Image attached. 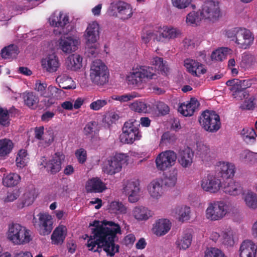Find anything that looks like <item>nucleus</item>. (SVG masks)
<instances>
[{
  "label": "nucleus",
  "mask_w": 257,
  "mask_h": 257,
  "mask_svg": "<svg viewBox=\"0 0 257 257\" xmlns=\"http://www.w3.org/2000/svg\"><path fill=\"white\" fill-rule=\"evenodd\" d=\"M151 63L154 68L146 66L133 68L126 77L128 83L135 86H141L149 80L155 78L157 70L163 75H167L168 68L162 58L154 57Z\"/></svg>",
  "instance_id": "f03ea898"
},
{
  "label": "nucleus",
  "mask_w": 257,
  "mask_h": 257,
  "mask_svg": "<svg viewBox=\"0 0 257 257\" xmlns=\"http://www.w3.org/2000/svg\"><path fill=\"white\" fill-rule=\"evenodd\" d=\"M59 48L66 54H70L77 49L79 42L72 37H61L59 41Z\"/></svg>",
  "instance_id": "6ab92c4d"
},
{
  "label": "nucleus",
  "mask_w": 257,
  "mask_h": 257,
  "mask_svg": "<svg viewBox=\"0 0 257 257\" xmlns=\"http://www.w3.org/2000/svg\"><path fill=\"white\" fill-rule=\"evenodd\" d=\"M63 93L64 92L61 89L54 86H49L43 96L47 99L44 100L45 106L47 107H51L57 100L61 98Z\"/></svg>",
  "instance_id": "aec40b11"
},
{
  "label": "nucleus",
  "mask_w": 257,
  "mask_h": 257,
  "mask_svg": "<svg viewBox=\"0 0 257 257\" xmlns=\"http://www.w3.org/2000/svg\"><path fill=\"white\" fill-rule=\"evenodd\" d=\"M240 134L242 140L246 144L251 146L255 144L257 134L253 128H243Z\"/></svg>",
  "instance_id": "473e14b6"
},
{
  "label": "nucleus",
  "mask_w": 257,
  "mask_h": 257,
  "mask_svg": "<svg viewBox=\"0 0 257 257\" xmlns=\"http://www.w3.org/2000/svg\"><path fill=\"white\" fill-rule=\"evenodd\" d=\"M37 216L38 219L35 217L33 219L34 225L38 228L41 235L49 234L53 229V221L51 216L42 213H40Z\"/></svg>",
  "instance_id": "9b49d317"
},
{
  "label": "nucleus",
  "mask_w": 257,
  "mask_h": 257,
  "mask_svg": "<svg viewBox=\"0 0 257 257\" xmlns=\"http://www.w3.org/2000/svg\"><path fill=\"white\" fill-rule=\"evenodd\" d=\"M171 228V223L167 219H160L156 222L153 230L157 236H162L166 234Z\"/></svg>",
  "instance_id": "c756f323"
},
{
  "label": "nucleus",
  "mask_w": 257,
  "mask_h": 257,
  "mask_svg": "<svg viewBox=\"0 0 257 257\" xmlns=\"http://www.w3.org/2000/svg\"><path fill=\"white\" fill-rule=\"evenodd\" d=\"M197 153L203 161H208L211 157L209 146L201 142L197 143Z\"/></svg>",
  "instance_id": "c03bdc74"
},
{
  "label": "nucleus",
  "mask_w": 257,
  "mask_h": 257,
  "mask_svg": "<svg viewBox=\"0 0 257 257\" xmlns=\"http://www.w3.org/2000/svg\"><path fill=\"white\" fill-rule=\"evenodd\" d=\"M199 121L202 128L210 133L216 132L221 126L220 116L213 110L207 109L202 112Z\"/></svg>",
  "instance_id": "0eeeda50"
},
{
  "label": "nucleus",
  "mask_w": 257,
  "mask_h": 257,
  "mask_svg": "<svg viewBox=\"0 0 257 257\" xmlns=\"http://www.w3.org/2000/svg\"><path fill=\"white\" fill-rule=\"evenodd\" d=\"M200 185L204 191L215 193L220 190L221 182L215 175L208 174L202 178Z\"/></svg>",
  "instance_id": "dca6fc26"
},
{
  "label": "nucleus",
  "mask_w": 257,
  "mask_h": 257,
  "mask_svg": "<svg viewBox=\"0 0 257 257\" xmlns=\"http://www.w3.org/2000/svg\"><path fill=\"white\" fill-rule=\"evenodd\" d=\"M128 156L123 153L116 154L110 160L105 168V171L109 175H113L120 172L122 165L127 164Z\"/></svg>",
  "instance_id": "f8f14e48"
},
{
  "label": "nucleus",
  "mask_w": 257,
  "mask_h": 257,
  "mask_svg": "<svg viewBox=\"0 0 257 257\" xmlns=\"http://www.w3.org/2000/svg\"><path fill=\"white\" fill-rule=\"evenodd\" d=\"M205 257H226L222 251L216 248L212 247L205 252Z\"/></svg>",
  "instance_id": "052dcab7"
},
{
  "label": "nucleus",
  "mask_w": 257,
  "mask_h": 257,
  "mask_svg": "<svg viewBox=\"0 0 257 257\" xmlns=\"http://www.w3.org/2000/svg\"><path fill=\"white\" fill-rule=\"evenodd\" d=\"M219 174L223 178L228 179L234 176L235 167L233 164L227 162H220Z\"/></svg>",
  "instance_id": "7c9ffc66"
},
{
  "label": "nucleus",
  "mask_w": 257,
  "mask_h": 257,
  "mask_svg": "<svg viewBox=\"0 0 257 257\" xmlns=\"http://www.w3.org/2000/svg\"><path fill=\"white\" fill-rule=\"evenodd\" d=\"M240 160L245 163H254L257 162V153L244 150L240 154Z\"/></svg>",
  "instance_id": "de8ad7c7"
},
{
  "label": "nucleus",
  "mask_w": 257,
  "mask_h": 257,
  "mask_svg": "<svg viewBox=\"0 0 257 257\" xmlns=\"http://www.w3.org/2000/svg\"><path fill=\"white\" fill-rule=\"evenodd\" d=\"M190 208L186 205L178 206L172 211L173 216L181 222L187 221L190 218Z\"/></svg>",
  "instance_id": "c85d7f7f"
},
{
  "label": "nucleus",
  "mask_w": 257,
  "mask_h": 257,
  "mask_svg": "<svg viewBox=\"0 0 257 257\" xmlns=\"http://www.w3.org/2000/svg\"><path fill=\"white\" fill-rule=\"evenodd\" d=\"M87 192L101 193L106 189L105 184L97 177L89 179L86 184Z\"/></svg>",
  "instance_id": "393cba45"
},
{
  "label": "nucleus",
  "mask_w": 257,
  "mask_h": 257,
  "mask_svg": "<svg viewBox=\"0 0 257 257\" xmlns=\"http://www.w3.org/2000/svg\"><path fill=\"white\" fill-rule=\"evenodd\" d=\"M75 154L79 163L82 164L85 162L87 159V153L84 149H77Z\"/></svg>",
  "instance_id": "680f3d73"
},
{
  "label": "nucleus",
  "mask_w": 257,
  "mask_h": 257,
  "mask_svg": "<svg viewBox=\"0 0 257 257\" xmlns=\"http://www.w3.org/2000/svg\"><path fill=\"white\" fill-rule=\"evenodd\" d=\"M254 36L250 30L240 27L239 33L235 41L238 48L247 49L252 45Z\"/></svg>",
  "instance_id": "f3484780"
},
{
  "label": "nucleus",
  "mask_w": 257,
  "mask_h": 257,
  "mask_svg": "<svg viewBox=\"0 0 257 257\" xmlns=\"http://www.w3.org/2000/svg\"><path fill=\"white\" fill-rule=\"evenodd\" d=\"M20 195V191L18 189H11L7 192L6 197L4 199L6 203L13 202Z\"/></svg>",
  "instance_id": "4d7b16f0"
},
{
  "label": "nucleus",
  "mask_w": 257,
  "mask_h": 257,
  "mask_svg": "<svg viewBox=\"0 0 257 257\" xmlns=\"http://www.w3.org/2000/svg\"><path fill=\"white\" fill-rule=\"evenodd\" d=\"M257 245L251 240L242 242L239 248L240 257H256Z\"/></svg>",
  "instance_id": "4be33fe9"
},
{
  "label": "nucleus",
  "mask_w": 257,
  "mask_h": 257,
  "mask_svg": "<svg viewBox=\"0 0 257 257\" xmlns=\"http://www.w3.org/2000/svg\"><path fill=\"white\" fill-rule=\"evenodd\" d=\"M44 126L36 127L35 129V137L37 140H44L48 144H51L54 139V133L51 128L48 129L44 136L45 138H43L44 135Z\"/></svg>",
  "instance_id": "72a5a7b5"
},
{
  "label": "nucleus",
  "mask_w": 257,
  "mask_h": 257,
  "mask_svg": "<svg viewBox=\"0 0 257 257\" xmlns=\"http://www.w3.org/2000/svg\"><path fill=\"white\" fill-rule=\"evenodd\" d=\"M8 238L14 244L18 245L28 243L32 240L30 230L18 223L9 225Z\"/></svg>",
  "instance_id": "7ed1b4c3"
},
{
  "label": "nucleus",
  "mask_w": 257,
  "mask_h": 257,
  "mask_svg": "<svg viewBox=\"0 0 257 257\" xmlns=\"http://www.w3.org/2000/svg\"><path fill=\"white\" fill-rule=\"evenodd\" d=\"M109 11L114 14L117 11L121 19L126 20L132 16L133 12L131 5L124 2H114L110 4Z\"/></svg>",
  "instance_id": "4468645a"
},
{
  "label": "nucleus",
  "mask_w": 257,
  "mask_h": 257,
  "mask_svg": "<svg viewBox=\"0 0 257 257\" xmlns=\"http://www.w3.org/2000/svg\"><path fill=\"white\" fill-rule=\"evenodd\" d=\"M244 82H247V80H240V83H237L236 85L229 88L234 98L242 100L248 96V94L246 91L247 85H244Z\"/></svg>",
  "instance_id": "cd10ccee"
},
{
  "label": "nucleus",
  "mask_w": 257,
  "mask_h": 257,
  "mask_svg": "<svg viewBox=\"0 0 257 257\" xmlns=\"http://www.w3.org/2000/svg\"><path fill=\"white\" fill-rule=\"evenodd\" d=\"M67 235V228L63 225H59L51 235L52 242L54 244H61Z\"/></svg>",
  "instance_id": "2f4dec72"
},
{
  "label": "nucleus",
  "mask_w": 257,
  "mask_h": 257,
  "mask_svg": "<svg viewBox=\"0 0 257 257\" xmlns=\"http://www.w3.org/2000/svg\"><path fill=\"white\" fill-rule=\"evenodd\" d=\"M148 107H150L149 105L140 100H137L130 105V108L132 110L139 113H146L148 112Z\"/></svg>",
  "instance_id": "3c124183"
},
{
  "label": "nucleus",
  "mask_w": 257,
  "mask_h": 257,
  "mask_svg": "<svg viewBox=\"0 0 257 257\" xmlns=\"http://www.w3.org/2000/svg\"><path fill=\"white\" fill-rule=\"evenodd\" d=\"M90 78L97 85H103L108 81L109 71L107 67L100 60L94 61L91 66Z\"/></svg>",
  "instance_id": "20e7f679"
},
{
  "label": "nucleus",
  "mask_w": 257,
  "mask_h": 257,
  "mask_svg": "<svg viewBox=\"0 0 257 257\" xmlns=\"http://www.w3.org/2000/svg\"><path fill=\"white\" fill-rule=\"evenodd\" d=\"M19 53L18 46L11 44L4 47L1 50V56L4 59H13L16 58Z\"/></svg>",
  "instance_id": "ea45409f"
},
{
  "label": "nucleus",
  "mask_w": 257,
  "mask_h": 257,
  "mask_svg": "<svg viewBox=\"0 0 257 257\" xmlns=\"http://www.w3.org/2000/svg\"><path fill=\"white\" fill-rule=\"evenodd\" d=\"M49 21L51 26L62 29V31L60 33L67 34L70 31L71 29H68L69 26V17L62 12H54L49 18Z\"/></svg>",
  "instance_id": "ddd939ff"
},
{
  "label": "nucleus",
  "mask_w": 257,
  "mask_h": 257,
  "mask_svg": "<svg viewBox=\"0 0 257 257\" xmlns=\"http://www.w3.org/2000/svg\"><path fill=\"white\" fill-rule=\"evenodd\" d=\"M192 240V235L190 233L184 232L182 235L178 237L176 241V247L179 249L185 250L190 246Z\"/></svg>",
  "instance_id": "e433bc0d"
},
{
  "label": "nucleus",
  "mask_w": 257,
  "mask_h": 257,
  "mask_svg": "<svg viewBox=\"0 0 257 257\" xmlns=\"http://www.w3.org/2000/svg\"><path fill=\"white\" fill-rule=\"evenodd\" d=\"M42 68L49 73L55 72L60 66L58 57L55 54L48 55L41 60Z\"/></svg>",
  "instance_id": "412c9836"
},
{
  "label": "nucleus",
  "mask_w": 257,
  "mask_h": 257,
  "mask_svg": "<svg viewBox=\"0 0 257 257\" xmlns=\"http://www.w3.org/2000/svg\"><path fill=\"white\" fill-rule=\"evenodd\" d=\"M244 201L246 205L250 208H257V195L252 192H248L245 196Z\"/></svg>",
  "instance_id": "864d4df0"
},
{
  "label": "nucleus",
  "mask_w": 257,
  "mask_h": 257,
  "mask_svg": "<svg viewBox=\"0 0 257 257\" xmlns=\"http://www.w3.org/2000/svg\"><path fill=\"white\" fill-rule=\"evenodd\" d=\"M35 192L34 191H29L24 194V202L27 205H31L35 199Z\"/></svg>",
  "instance_id": "69168bd1"
},
{
  "label": "nucleus",
  "mask_w": 257,
  "mask_h": 257,
  "mask_svg": "<svg viewBox=\"0 0 257 257\" xmlns=\"http://www.w3.org/2000/svg\"><path fill=\"white\" fill-rule=\"evenodd\" d=\"M14 148L13 142L8 139L0 140V157L7 156Z\"/></svg>",
  "instance_id": "a19ab883"
},
{
  "label": "nucleus",
  "mask_w": 257,
  "mask_h": 257,
  "mask_svg": "<svg viewBox=\"0 0 257 257\" xmlns=\"http://www.w3.org/2000/svg\"><path fill=\"white\" fill-rule=\"evenodd\" d=\"M98 30L99 25L97 23L93 22L89 24L84 35L88 45V43L96 42L99 35Z\"/></svg>",
  "instance_id": "a878e982"
},
{
  "label": "nucleus",
  "mask_w": 257,
  "mask_h": 257,
  "mask_svg": "<svg viewBox=\"0 0 257 257\" xmlns=\"http://www.w3.org/2000/svg\"><path fill=\"white\" fill-rule=\"evenodd\" d=\"M240 27H235L226 31L225 36L231 39V40L235 41L238 33H239Z\"/></svg>",
  "instance_id": "e2e57ef3"
},
{
  "label": "nucleus",
  "mask_w": 257,
  "mask_h": 257,
  "mask_svg": "<svg viewBox=\"0 0 257 257\" xmlns=\"http://www.w3.org/2000/svg\"><path fill=\"white\" fill-rule=\"evenodd\" d=\"M82 58L78 54H72L69 56L66 63L68 67L72 70L76 71L82 67Z\"/></svg>",
  "instance_id": "79ce46f5"
},
{
  "label": "nucleus",
  "mask_w": 257,
  "mask_h": 257,
  "mask_svg": "<svg viewBox=\"0 0 257 257\" xmlns=\"http://www.w3.org/2000/svg\"><path fill=\"white\" fill-rule=\"evenodd\" d=\"M162 184L160 180H155L150 183L148 190L153 198L158 199L162 196L163 193Z\"/></svg>",
  "instance_id": "f704fd0d"
},
{
  "label": "nucleus",
  "mask_w": 257,
  "mask_h": 257,
  "mask_svg": "<svg viewBox=\"0 0 257 257\" xmlns=\"http://www.w3.org/2000/svg\"><path fill=\"white\" fill-rule=\"evenodd\" d=\"M91 234H85V239L88 238L86 246L89 250L100 252L103 248L107 255L112 256L118 252L119 245L114 243V238L118 233L121 232L119 224L111 221L104 220L101 222L94 220L89 223Z\"/></svg>",
  "instance_id": "f257e3e1"
},
{
  "label": "nucleus",
  "mask_w": 257,
  "mask_h": 257,
  "mask_svg": "<svg viewBox=\"0 0 257 257\" xmlns=\"http://www.w3.org/2000/svg\"><path fill=\"white\" fill-rule=\"evenodd\" d=\"M64 158V156L62 153H55L51 159L46 163L44 167L46 171L51 174H55L58 173L61 169L62 160Z\"/></svg>",
  "instance_id": "a211bd4d"
},
{
  "label": "nucleus",
  "mask_w": 257,
  "mask_h": 257,
  "mask_svg": "<svg viewBox=\"0 0 257 257\" xmlns=\"http://www.w3.org/2000/svg\"><path fill=\"white\" fill-rule=\"evenodd\" d=\"M140 123L135 119L126 121L122 127V133L120 135V140L123 143L132 144L136 140H139L142 135L139 131Z\"/></svg>",
  "instance_id": "423d86ee"
},
{
  "label": "nucleus",
  "mask_w": 257,
  "mask_h": 257,
  "mask_svg": "<svg viewBox=\"0 0 257 257\" xmlns=\"http://www.w3.org/2000/svg\"><path fill=\"white\" fill-rule=\"evenodd\" d=\"M233 231L230 227L225 229L221 233L222 243L227 247L232 246L234 243Z\"/></svg>",
  "instance_id": "a18cd8bd"
},
{
  "label": "nucleus",
  "mask_w": 257,
  "mask_h": 257,
  "mask_svg": "<svg viewBox=\"0 0 257 257\" xmlns=\"http://www.w3.org/2000/svg\"><path fill=\"white\" fill-rule=\"evenodd\" d=\"M180 32L174 28L164 27L163 29L155 34L151 31L143 33L142 36L143 41L147 44L152 39L158 42H165L170 39H175L179 36Z\"/></svg>",
  "instance_id": "39448f33"
},
{
  "label": "nucleus",
  "mask_w": 257,
  "mask_h": 257,
  "mask_svg": "<svg viewBox=\"0 0 257 257\" xmlns=\"http://www.w3.org/2000/svg\"><path fill=\"white\" fill-rule=\"evenodd\" d=\"M199 105L198 100L192 98L189 102L182 103L178 108V111L185 116H192Z\"/></svg>",
  "instance_id": "bb28decb"
},
{
  "label": "nucleus",
  "mask_w": 257,
  "mask_h": 257,
  "mask_svg": "<svg viewBox=\"0 0 257 257\" xmlns=\"http://www.w3.org/2000/svg\"><path fill=\"white\" fill-rule=\"evenodd\" d=\"M47 84L46 83H41L40 80H37L35 83V90L39 92L40 94L44 96L46 92Z\"/></svg>",
  "instance_id": "338daca9"
},
{
  "label": "nucleus",
  "mask_w": 257,
  "mask_h": 257,
  "mask_svg": "<svg viewBox=\"0 0 257 257\" xmlns=\"http://www.w3.org/2000/svg\"><path fill=\"white\" fill-rule=\"evenodd\" d=\"M108 212L111 214H123L127 212L126 206L119 201L111 202L108 208Z\"/></svg>",
  "instance_id": "37998d69"
},
{
  "label": "nucleus",
  "mask_w": 257,
  "mask_h": 257,
  "mask_svg": "<svg viewBox=\"0 0 257 257\" xmlns=\"http://www.w3.org/2000/svg\"><path fill=\"white\" fill-rule=\"evenodd\" d=\"M197 65L198 62L193 59H187L184 61V66L188 72L193 75H196V72L195 70Z\"/></svg>",
  "instance_id": "13d9d810"
},
{
  "label": "nucleus",
  "mask_w": 257,
  "mask_h": 257,
  "mask_svg": "<svg viewBox=\"0 0 257 257\" xmlns=\"http://www.w3.org/2000/svg\"><path fill=\"white\" fill-rule=\"evenodd\" d=\"M255 98L253 96L250 97L248 99L244 101L242 107L247 110H252L255 107V103L254 101Z\"/></svg>",
  "instance_id": "774afa93"
},
{
  "label": "nucleus",
  "mask_w": 257,
  "mask_h": 257,
  "mask_svg": "<svg viewBox=\"0 0 257 257\" xmlns=\"http://www.w3.org/2000/svg\"><path fill=\"white\" fill-rule=\"evenodd\" d=\"M227 50V48H224L221 49H217L213 51L211 55L212 60L221 61L225 59L226 57Z\"/></svg>",
  "instance_id": "5fc2aeb1"
},
{
  "label": "nucleus",
  "mask_w": 257,
  "mask_h": 257,
  "mask_svg": "<svg viewBox=\"0 0 257 257\" xmlns=\"http://www.w3.org/2000/svg\"><path fill=\"white\" fill-rule=\"evenodd\" d=\"M21 180V177L17 173H10L5 176L3 179L4 186L11 187L16 186Z\"/></svg>",
  "instance_id": "49530a36"
},
{
  "label": "nucleus",
  "mask_w": 257,
  "mask_h": 257,
  "mask_svg": "<svg viewBox=\"0 0 257 257\" xmlns=\"http://www.w3.org/2000/svg\"><path fill=\"white\" fill-rule=\"evenodd\" d=\"M177 155L171 150H168L160 153L156 158L155 163L158 170L165 171L175 164Z\"/></svg>",
  "instance_id": "9d476101"
},
{
  "label": "nucleus",
  "mask_w": 257,
  "mask_h": 257,
  "mask_svg": "<svg viewBox=\"0 0 257 257\" xmlns=\"http://www.w3.org/2000/svg\"><path fill=\"white\" fill-rule=\"evenodd\" d=\"M140 183L138 180L133 179L127 180L123 185V192L128 195L130 202L135 203L139 199Z\"/></svg>",
  "instance_id": "2eb2a0df"
},
{
  "label": "nucleus",
  "mask_w": 257,
  "mask_h": 257,
  "mask_svg": "<svg viewBox=\"0 0 257 257\" xmlns=\"http://www.w3.org/2000/svg\"><path fill=\"white\" fill-rule=\"evenodd\" d=\"M192 0H172L173 6L183 9L187 8L191 3Z\"/></svg>",
  "instance_id": "0e129e2a"
},
{
  "label": "nucleus",
  "mask_w": 257,
  "mask_h": 257,
  "mask_svg": "<svg viewBox=\"0 0 257 257\" xmlns=\"http://www.w3.org/2000/svg\"><path fill=\"white\" fill-rule=\"evenodd\" d=\"M202 19L200 12L193 11L189 13L186 16V22L188 25L196 26Z\"/></svg>",
  "instance_id": "09e8293b"
},
{
  "label": "nucleus",
  "mask_w": 257,
  "mask_h": 257,
  "mask_svg": "<svg viewBox=\"0 0 257 257\" xmlns=\"http://www.w3.org/2000/svg\"><path fill=\"white\" fill-rule=\"evenodd\" d=\"M177 176L178 170L176 168H173L167 172L160 181L166 186L174 187L176 183Z\"/></svg>",
  "instance_id": "58836bf2"
},
{
  "label": "nucleus",
  "mask_w": 257,
  "mask_h": 257,
  "mask_svg": "<svg viewBox=\"0 0 257 257\" xmlns=\"http://www.w3.org/2000/svg\"><path fill=\"white\" fill-rule=\"evenodd\" d=\"M99 127L97 121H91L88 122L84 128V133L86 136L92 137L98 132Z\"/></svg>",
  "instance_id": "8fccbe9b"
},
{
  "label": "nucleus",
  "mask_w": 257,
  "mask_h": 257,
  "mask_svg": "<svg viewBox=\"0 0 257 257\" xmlns=\"http://www.w3.org/2000/svg\"><path fill=\"white\" fill-rule=\"evenodd\" d=\"M23 97L25 104L31 109H36L39 102V97L34 92H25L23 93Z\"/></svg>",
  "instance_id": "4c0bfd02"
},
{
  "label": "nucleus",
  "mask_w": 257,
  "mask_h": 257,
  "mask_svg": "<svg viewBox=\"0 0 257 257\" xmlns=\"http://www.w3.org/2000/svg\"><path fill=\"white\" fill-rule=\"evenodd\" d=\"M27 153L25 150H21L18 152L16 159V163L18 167L22 168L26 165L27 163Z\"/></svg>",
  "instance_id": "603ef678"
},
{
  "label": "nucleus",
  "mask_w": 257,
  "mask_h": 257,
  "mask_svg": "<svg viewBox=\"0 0 257 257\" xmlns=\"http://www.w3.org/2000/svg\"><path fill=\"white\" fill-rule=\"evenodd\" d=\"M253 56L249 54L244 53L241 56L240 66L245 69L248 68L252 65Z\"/></svg>",
  "instance_id": "6e6d98bb"
},
{
  "label": "nucleus",
  "mask_w": 257,
  "mask_h": 257,
  "mask_svg": "<svg viewBox=\"0 0 257 257\" xmlns=\"http://www.w3.org/2000/svg\"><path fill=\"white\" fill-rule=\"evenodd\" d=\"M107 103L108 101L106 99H97L92 102L89 107L91 109L97 111L105 106Z\"/></svg>",
  "instance_id": "bf43d9fd"
},
{
  "label": "nucleus",
  "mask_w": 257,
  "mask_h": 257,
  "mask_svg": "<svg viewBox=\"0 0 257 257\" xmlns=\"http://www.w3.org/2000/svg\"><path fill=\"white\" fill-rule=\"evenodd\" d=\"M228 205L224 201H213L208 204L205 211L206 218L211 221H218L225 217Z\"/></svg>",
  "instance_id": "6e6552de"
},
{
  "label": "nucleus",
  "mask_w": 257,
  "mask_h": 257,
  "mask_svg": "<svg viewBox=\"0 0 257 257\" xmlns=\"http://www.w3.org/2000/svg\"><path fill=\"white\" fill-rule=\"evenodd\" d=\"M223 191L227 194L231 196H237L243 194L244 190L242 184L232 180L225 183L222 188Z\"/></svg>",
  "instance_id": "b1692460"
},
{
  "label": "nucleus",
  "mask_w": 257,
  "mask_h": 257,
  "mask_svg": "<svg viewBox=\"0 0 257 257\" xmlns=\"http://www.w3.org/2000/svg\"><path fill=\"white\" fill-rule=\"evenodd\" d=\"M132 214L137 220L140 221L147 220L152 216L151 211L142 206L135 207Z\"/></svg>",
  "instance_id": "c9c22d12"
},
{
  "label": "nucleus",
  "mask_w": 257,
  "mask_h": 257,
  "mask_svg": "<svg viewBox=\"0 0 257 257\" xmlns=\"http://www.w3.org/2000/svg\"><path fill=\"white\" fill-rule=\"evenodd\" d=\"M200 14L203 19L212 22L216 21L221 15L219 3L212 0L205 1Z\"/></svg>",
  "instance_id": "1a4fd4ad"
},
{
  "label": "nucleus",
  "mask_w": 257,
  "mask_h": 257,
  "mask_svg": "<svg viewBox=\"0 0 257 257\" xmlns=\"http://www.w3.org/2000/svg\"><path fill=\"white\" fill-rule=\"evenodd\" d=\"M194 152L189 147L180 150L178 154V162L184 168L191 167L194 158Z\"/></svg>",
  "instance_id": "5701e85b"
}]
</instances>
